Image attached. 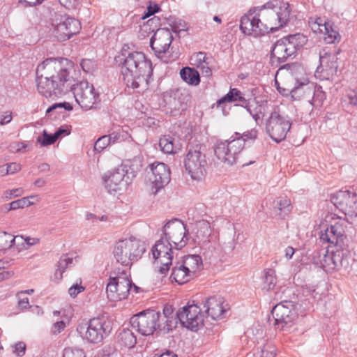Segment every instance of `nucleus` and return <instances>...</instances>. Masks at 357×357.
Wrapping results in <instances>:
<instances>
[{
  "label": "nucleus",
  "instance_id": "obj_1",
  "mask_svg": "<svg viewBox=\"0 0 357 357\" xmlns=\"http://www.w3.org/2000/svg\"><path fill=\"white\" fill-rule=\"evenodd\" d=\"M67 59L50 58L39 64L36 69L38 92L46 98L60 96L73 91L76 102L84 110L97 109L100 105L99 94L87 82L73 84L69 72L63 66Z\"/></svg>",
  "mask_w": 357,
  "mask_h": 357
},
{
  "label": "nucleus",
  "instance_id": "obj_2",
  "mask_svg": "<svg viewBox=\"0 0 357 357\" xmlns=\"http://www.w3.org/2000/svg\"><path fill=\"white\" fill-rule=\"evenodd\" d=\"M290 13L289 3L270 0L261 6L250 9L241 19L240 29L255 37L274 32L287 24Z\"/></svg>",
  "mask_w": 357,
  "mask_h": 357
},
{
  "label": "nucleus",
  "instance_id": "obj_3",
  "mask_svg": "<svg viewBox=\"0 0 357 357\" xmlns=\"http://www.w3.org/2000/svg\"><path fill=\"white\" fill-rule=\"evenodd\" d=\"M188 231L184 223L174 218L168 222L161 229L160 238L152 248V254L157 264L160 266L158 272L166 274L172 264L174 251L184 248L188 242L186 234Z\"/></svg>",
  "mask_w": 357,
  "mask_h": 357
},
{
  "label": "nucleus",
  "instance_id": "obj_4",
  "mask_svg": "<svg viewBox=\"0 0 357 357\" xmlns=\"http://www.w3.org/2000/svg\"><path fill=\"white\" fill-rule=\"evenodd\" d=\"M122 75L128 87L138 92L147 90L152 80V63L141 52L122 53L120 58Z\"/></svg>",
  "mask_w": 357,
  "mask_h": 357
},
{
  "label": "nucleus",
  "instance_id": "obj_5",
  "mask_svg": "<svg viewBox=\"0 0 357 357\" xmlns=\"http://www.w3.org/2000/svg\"><path fill=\"white\" fill-rule=\"evenodd\" d=\"M161 314L153 310H146L133 315L130 320L131 326L142 335H152L155 331L159 334H167L176 328V321L167 319L160 322Z\"/></svg>",
  "mask_w": 357,
  "mask_h": 357
},
{
  "label": "nucleus",
  "instance_id": "obj_6",
  "mask_svg": "<svg viewBox=\"0 0 357 357\" xmlns=\"http://www.w3.org/2000/svg\"><path fill=\"white\" fill-rule=\"evenodd\" d=\"M307 42V38L303 33L289 35L278 40L274 45L271 52L272 65L276 66L285 62L288 59L294 56L297 50L303 47Z\"/></svg>",
  "mask_w": 357,
  "mask_h": 357
},
{
  "label": "nucleus",
  "instance_id": "obj_7",
  "mask_svg": "<svg viewBox=\"0 0 357 357\" xmlns=\"http://www.w3.org/2000/svg\"><path fill=\"white\" fill-rule=\"evenodd\" d=\"M146 251L144 242L130 238L116 243L113 255L117 263L127 267H130L134 262L138 261Z\"/></svg>",
  "mask_w": 357,
  "mask_h": 357
},
{
  "label": "nucleus",
  "instance_id": "obj_8",
  "mask_svg": "<svg viewBox=\"0 0 357 357\" xmlns=\"http://www.w3.org/2000/svg\"><path fill=\"white\" fill-rule=\"evenodd\" d=\"M139 287L128 278L125 271L119 272L116 276H110L107 284V298L111 301H121L128 297L130 293H137Z\"/></svg>",
  "mask_w": 357,
  "mask_h": 357
},
{
  "label": "nucleus",
  "instance_id": "obj_9",
  "mask_svg": "<svg viewBox=\"0 0 357 357\" xmlns=\"http://www.w3.org/2000/svg\"><path fill=\"white\" fill-rule=\"evenodd\" d=\"M303 304L296 303L295 301L282 299L275 305L271 310L272 316L275 320V327L284 331L290 328L298 317V306Z\"/></svg>",
  "mask_w": 357,
  "mask_h": 357
},
{
  "label": "nucleus",
  "instance_id": "obj_10",
  "mask_svg": "<svg viewBox=\"0 0 357 357\" xmlns=\"http://www.w3.org/2000/svg\"><path fill=\"white\" fill-rule=\"evenodd\" d=\"M204 150V146L196 144L189 148L185 155L184 167L193 180L201 181L206 174L207 160Z\"/></svg>",
  "mask_w": 357,
  "mask_h": 357
},
{
  "label": "nucleus",
  "instance_id": "obj_11",
  "mask_svg": "<svg viewBox=\"0 0 357 357\" xmlns=\"http://www.w3.org/2000/svg\"><path fill=\"white\" fill-rule=\"evenodd\" d=\"M245 139L237 137L232 140L218 141L215 145V156L221 162L233 165L245 146Z\"/></svg>",
  "mask_w": 357,
  "mask_h": 357
},
{
  "label": "nucleus",
  "instance_id": "obj_12",
  "mask_svg": "<svg viewBox=\"0 0 357 357\" xmlns=\"http://www.w3.org/2000/svg\"><path fill=\"white\" fill-rule=\"evenodd\" d=\"M291 123L288 116L273 111L266 121V132L275 142L284 140L289 131Z\"/></svg>",
  "mask_w": 357,
  "mask_h": 357
},
{
  "label": "nucleus",
  "instance_id": "obj_13",
  "mask_svg": "<svg viewBox=\"0 0 357 357\" xmlns=\"http://www.w3.org/2000/svg\"><path fill=\"white\" fill-rule=\"evenodd\" d=\"M191 99L190 93L182 89L166 92L163 96L164 107L167 114L177 116L185 111Z\"/></svg>",
  "mask_w": 357,
  "mask_h": 357
},
{
  "label": "nucleus",
  "instance_id": "obj_14",
  "mask_svg": "<svg viewBox=\"0 0 357 357\" xmlns=\"http://www.w3.org/2000/svg\"><path fill=\"white\" fill-rule=\"evenodd\" d=\"M111 328L100 318H93L87 324L79 326L77 331L89 342L98 344L110 333Z\"/></svg>",
  "mask_w": 357,
  "mask_h": 357
},
{
  "label": "nucleus",
  "instance_id": "obj_15",
  "mask_svg": "<svg viewBox=\"0 0 357 357\" xmlns=\"http://www.w3.org/2000/svg\"><path fill=\"white\" fill-rule=\"evenodd\" d=\"M331 202L346 215L357 217V198L349 190H340L331 195Z\"/></svg>",
  "mask_w": 357,
  "mask_h": 357
},
{
  "label": "nucleus",
  "instance_id": "obj_16",
  "mask_svg": "<svg viewBox=\"0 0 357 357\" xmlns=\"http://www.w3.org/2000/svg\"><path fill=\"white\" fill-rule=\"evenodd\" d=\"M173 40L172 32L168 28H160L156 30L150 40V46L155 54L165 62H168L164 57L169 53Z\"/></svg>",
  "mask_w": 357,
  "mask_h": 357
},
{
  "label": "nucleus",
  "instance_id": "obj_17",
  "mask_svg": "<svg viewBox=\"0 0 357 357\" xmlns=\"http://www.w3.org/2000/svg\"><path fill=\"white\" fill-rule=\"evenodd\" d=\"M201 310L198 305L188 304L178 311L177 318L183 326L196 331L204 323V316Z\"/></svg>",
  "mask_w": 357,
  "mask_h": 357
},
{
  "label": "nucleus",
  "instance_id": "obj_18",
  "mask_svg": "<svg viewBox=\"0 0 357 357\" xmlns=\"http://www.w3.org/2000/svg\"><path fill=\"white\" fill-rule=\"evenodd\" d=\"M103 179L105 187L109 193L126 189L131 181L126 166L116 168L108 176H105Z\"/></svg>",
  "mask_w": 357,
  "mask_h": 357
},
{
  "label": "nucleus",
  "instance_id": "obj_19",
  "mask_svg": "<svg viewBox=\"0 0 357 357\" xmlns=\"http://www.w3.org/2000/svg\"><path fill=\"white\" fill-rule=\"evenodd\" d=\"M150 171L147 172L149 181L153 185L156 191L169 183L170 169L163 162H155L149 165Z\"/></svg>",
  "mask_w": 357,
  "mask_h": 357
},
{
  "label": "nucleus",
  "instance_id": "obj_20",
  "mask_svg": "<svg viewBox=\"0 0 357 357\" xmlns=\"http://www.w3.org/2000/svg\"><path fill=\"white\" fill-rule=\"evenodd\" d=\"M79 22L71 17L61 20L54 27V36L60 41H65L79 32Z\"/></svg>",
  "mask_w": 357,
  "mask_h": 357
},
{
  "label": "nucleus",
  "instance_id": "obj_21",
  "mask_svg": "<svg viewBox=\"0 0 357 357\" xmlns=\"http://www.w3.org/2000/svg\"><path fill=\"white\" fill-rule=\"evenodd\" d=\"M320 238L324 242H328L341 248L344 245V229L338 223L331 225L321 233Z\"/></svg>",
  "mask_w": 357,
  "mask_h": 357
},
{
  "label": "nucleus",
  "instance_id": "obj_22",
  "mask_svg": "<svg viewBox=\"0 0 357 357\" xmlns=\"http://www.w3.org/2000/svg\"><path fill=\"white\" fill-rule=\"evenodd\" d=\"M337 56L335 53H329L324 50L320 52V64L317 68V71L321 70L328 76L337 75L338 70Z\"/></svg>",
  "mask_w": 357,
  "mask_h": 357
},
{
  "label": "nucleus",
  "instance_id": "obj_23",
  "mask_svg": "<svg viewBox=\"0 0 357 357\" xmlns=\"http://www.w3.org/2000/svg\"><path fill=\"white\" fill-rule=\"evenodd\" d=\"M222 304V298L216 296L209 297L204 303L205 312L213 319H220L223 317V314L225 312Z\"/></svg>",
  "mask_w": 357,
  "mask_h": 357
},
{
  "label": "nucleus",
  "instance_id": "obj_24",
  "mask_svg": "<svg viewBox=\"0 0 357 357\" xmlns=\"http://www.w3.org/2000/svg\"><path fill=\"white\" fill-rule=\"evenodd\" d=\"M291 96L295 99H302L311 102L314 98L315 87L309 84L301 83L291 91Z\"/></svg>",
  "mask_w": 357,
  "mask_h": 357
},
{
  "label": "nucleus",
  "instance_id": "obj_25",
  "mask_svg": "<svg viewBox=\"0 0 357 357\" xmlns=\"http://www.w3.org/2000/svg\"><path fill=\"white\" fill-rule=\"evenodd\" d=\"M275 214L284 219L291 211L290 199L287 197H278L273 202Z\"/></svg>",
  "mask_w": 357,
  "mask_h": 357
},
{
  "label": "nucleus",
  "instance_id": "obj_26",
  "mask_svg": "<svg viewBox=\"0 0 357 357\" xmlns=\"http://www.w3.org/2000/svg\"><path fill=\"white\" fill-rule=\"evenodd\" d=\"M194 275L191 274L182 264L178 263L172 269L171 278L178 284H184L190 281Z\"/></svg>",
  "mask_w": 357,
  "mask_h": 357
},
{
  "label": "nucleus",
  "instance_id": "obj_27",
  "mask_svg": "<svg viewBox=\"0 0 357 357\" xmlns=\"http://www.w3.org/2000/svg\"><path fill=\"white\" fill-rule=\"evenodd\" d=\"M236 101H240L243 103V105L245 107H248V101L242 96L241 92L236 89H231L229 91L218 100L217 104L218 106L225 103V102H233Z\"/></svg>",
  "mask_w": 357,
  "mask_h": 357
},
{
  "label": "nucleus",
  "instance_id": "obj_28",
  "mask_svg": "<svg viewBox=\"0 0 357 357\" xmlns=\"http://www.w3.org/2000/svg\"><path fill=\"white\" fill-rule=\"evenodd\" d=\"M196 238L199 243L202 241L208 240L211 234L210 222L206 220H198L196 222Z\"/></svg>",
  "mask_w": 357,
  "mask_h": 357
},
{
  "label": "nucleus",
  "instance_id": "obj_29",
  "mask_svg": "<svg viewBox=\"0 0 357 357\" xmlns=\"http://www.w3.org/2000/svg\"><path fill=\"white\" fill-rule=\"evenodd\" d=\"M182 264L183 268H185L192 275H195L196 272L200 270L202 262L200 256L192 255L185 257Z\"/></svg>",
  "mask_w": 357,
  "mask_h": 357
},
{
  "label": "nucleus",
  "instance_id": "obj_30",
  "mask_svg": "<svg viewBox=\"0 0 357 357\" xmlns=\"http://www.w3.org/2000/svg\"><path fill=\"white\" fill-rule=\"evenodd\" d=\"M322 33L325 36L324 40L327 43H334L339 42L340 40V35L337 30V27L331 21H326Z\"/></svg>",
  "mask_w": 357,
  "mask_h": 357
},
{
  "label": "nucleus",
  "instance_id": "obj_31",
  "mask_svg": "<svg viewBox=\"0 0 357 357\" xmlns=\"http://www.w3.org/2000/svg\"><path fill=\"white\" fill-rule=\"evenodd\" d=\"M181 77L188 84L197 86L200 82L199 73L195 68L185 67L180 71Z\"/></svg>",
  "mask_w": 357,
  "mask_h": 357
},
{
  "label": "nucleus",
  "instance_id": "obj_32",
  "mask_svg": "<svg viewBox=\"0 0 357 357\" xmlns=\"http://www.w3.org/2000/svg\"><path fill=\"white\" fill-rule=\"evenodd\" d=\"M119 342L124 347L132 348L137 343V338L133 332L128 328H123L119 334Z\"/></svg>",
  "mask_w": 357,
  "mask_h": 357
},
{
  "label": "nucleus",
  "instance_id": "obj_33",
  "mask_svg": "<svg viewBox=\"0 0 357 357\" xmlns=\"http://www.w3.org/2000/svg\"><path fill=\"white\" fill-rule=\"evenodd\" d=\"M277 283L275 271L273 269L268 268L264 271L263 275V289L270 291L274 289Z\"/></svg>",
  "mask_w": 357,
  "mask_h": 357
},
{
  "label": "nucleus",
  "instance_id": "obj_34",
  "mask_svg": "<svg viewBox=\"0 0 357 357\" xmlns=\"http://www.w3.org/2000/svg\"><path fill=\"white\" fill-rule=\"evenodd\" d=\"M159 146L165 153L173 154L176 153L174 139L169 135H164L160 139Z\"/></svg>",
  "mask_w": 357,
  "mask_h": 357
},
{
  "label": "nucleus",
  "instance_id": "obj_35",
  "mask_svg": "<svg viewBox=\"0 0 357 357\" xmlns=\"http://www.w3.org/2000/svg\"><path fill=\"white\" fill-rule=\"evenodd\" d=\"M342 253V251L337 250L335 252L333 251L331 255L326 257L325 261L330 269H340Z\"/></svg>",
  "mask_w": 357,
  "mask_h": 357
},
{
  "label": "nucleus",
  "instance_id": "obj_36",
  "mask_svg": "<svg viewBox=\"0 0 357 357\" xmlns=\"http://www.w3.org/2000/svg\"><path fill=\"white\" fill-rule=\"evenodd\" d=\"M168 24L171 30L176 33H180L181 31L187 30L185 22L181 20H176L174 18L168 19Z\"/></svg>",
  "mask_w": 357,
  "mask_h": 357
},
{
  "label": "nucleus",
  "instance_id": "obj_37",
  "mask_svg": "<svg viewBox=\"0 0 357 357\" xmlns=\"http://www.w3.org/2000/svg\"><path fill=\"white\" fill-rule=\"evenodd\" d=\"M33 196L31 197H22L21 199H19L17 200L13 201L9 204V208L8 210H16L18 208H23L24 207H28L33 204V202H31L29 199L33 198Z\"/></svg>",
  "mask_w": 357,
  "mask_h": 357
},
{
  "label": "nucleus",
  "instance_id": "obj_38",
  "mask_svg": "<svg viewBox=\"0 0 357 357\" xmlns=\"http://www.w3.org/2000/svg\"><path fill=\"white\" fill-rule=\"evenodd\" d=\"M73 262V258L68 257V255H63L58 263L57 267L59 268V278H63V273L65 272L66 269L70 266Z\"/></svg>",
  "mask_w": 357,
  "mask_h": 357
},
{
  "label": "nucleus",
  "instance_id": "obj_39",
  "mask_svg": "<svg viewBox=\"0 0 357 357\" xmlns=\"http://www.w3.org/2000/svg\"><path fill=\"white\" fill-rule=\"evenodd\" d=\"M56 141L54 134H49L46 130L43 131L40 136L37 138V142L40 143L42 146H47L54 144Z\"/></svg>",
  "mask_w": 357,
  "mask_h": 357
},
{
  "label": "nucleus",
  "instance_id": "obj_40",
  "mask_svg": "<svg viewBox=\"0 0 357 357\" xmlns=\"http://www.w3.org/2000/svg\"><path fill=\"white\" fill-rule=\"evenodd\" d=\"M199 244L202 255L206 258L211 259L215 252V246L208 239L201 241Z\"/></svg>",
  "mask_w": 357,
  "mask_h": 357
},
{
  "label": "nucleus",
  "instance_id": "obj_41",
  "mask_svg": "<svg viewBox=\"0 0 357 357\" xmlns=\"http://www.w3.org/2000/svg\"><path fill=\"white\" fill-rule=\"evenodd\" d=\"M326 20H325L321 17L316 18L315 20L310 18L309 20V25H310L311 29L314 33H322L324 32V24H326Z\"/></svg>",
  "mask_w": 357,
  "mask_h": 357
},
{
  "label": "nucleus",
  "instance_id": "obj_42",
  "mask_svg": "<svg viewBox=\"0 0 357 357\" xmlns=\"http://www.w3.org/2000/svg\"><path fill=\"white\" fill-rule=\"evenodd\" d=\"M11 248V234L5 231H0V250Z\"/></svg>",
  "mask_w": 357,
  "mask_h": 357
},
{
  "label": "nucleus",
  "instance_id": "obj_43",
  "mask_svg": "<svg viewBox=\"0 0 357 357\" xmlns=\"http://www.w3.org/2000/svg\"><path fill=\"white\" fill-rule=\"evenodd\" d=\"M63 357H85V355L81 349L68 347L64 349Z\"/></svg>",
  "mask_w": 357,
  "mask_h": 357
},
{
  "label": "nucleus",
  "instance_id": "obj_44",
  "mask_svg": "<svg viewBox=\"0 0 357 357\" xmlns=\"http://www.w3.org/2000/svg\"><path fill=\"white\" fill-rule=\"evenodd\" d=\"M109 144V138L107 135H104L96 140L94 144V149L95 151L100 152Z\"/></svg>",
  "mask_w": 357,
  "mask_h": 357
},
{
  "label": "nucleus",
  "instance_id": "obj_45",
  "mask_svg": "<svg viewBox=\"0 0 357 357\" xmlns=\"http://www.w3.org/2000/svg\"><path fill=\"white\" fill-rule=\"evenodd\" d=\"M275 349L273 345L266 344L261 349L260 357H275Z\"/></svg>",
  "mask_w": 357,
  "mask_h": 357
},
{
  "label": "nucleus",
  "instance_id": "obj_46",
  "mask_svg": "<svg viewBox=\"0 0 357 357\" xmlns=\"http://www.w3.org/2000/svg\"><path fill=\"white\" fill-rule=\"evenodd\" d=\"M173 313V310L171 306H165L163 309V314H164V317L163 319H162V322H165V321H167V319L170 320V319H174L176 323V326H177V324H178V318H177V315L174 317L173 316H171Z\"/></svg>",
  "mask_w": 357,
  "mask_h": 357
},
{
  "label": "nucleus",
  "instance_id": "obj_47",
  "mask_svg": "<svg viewBox=\"0 0 357 357\" xmlns=\"http://www.w3.org/2000/svg\"><path fill=\"white\" fill-rule=\"evenodd\" d=\"M13 119L12 112L3 111L0 112V125L4 126L9 123Z\"/></svg>",
  "mask_w": 357,
  "mask_h": 357
},
{
  "label": "nucleus",
  "instance_id": "obj_48",
  "mask_svg": "<svg viewBox=\"0 0 357 357\" xmlns=\"http://www.w3.org/2000/svg\"><path fill=\"white\" fill-rule=\"evenodd\" d=\"M57 108H64L66 110L70 111L72 110L73 107L70 105V103L66 102L61 103H55L47 109L46 113L49 114Z\"/></svg>",
  "mask_w": 357,
  "mask_h": 357
},
{
  "label": "nucleus",
  "instance_id": "obj_49",
  "mask_svg": "<svg viewBox=\"0 0 357 357\" xmlns=\"http://www.w3.org/2000/svg\"><path fill=\"white\" fill-rule=\"evenodd\" d=\"M325 98V94L321 91L318 90H315L314 98L310 102L311 105L314 106H319L321 105L323 100Z\"/></svg>",
  "mask_w": 357,
  "mask_h": 357
},
{
  "label": "nucleus",
  "instance_id": "obj_50",
  "mask_svg": "<svg viewBox=\"0 0 357 357\" xmlns=\"http://www.w3.org/2000/svg\"><path fill=\"white\" fill-rule=\"evenodd\" d=\"M351 261H352V259L347 253L342 252L340 259V269L343 268L344 270H347L350 267Z\"/></svg>",
  "mask_w": 357,
  "mask_h": 357
},
{
  "label": "nucleus",
  "instance_id": "obj_51",
  "mask_svg": "<svg viewBox=\"0 0 357 357\" xmlns=\"http://www.w3.org/2000/svg\"><path fill=\"white\" fill-rule=\"evenodd\" d=\"M26 344L23 342H19L13 346V353L18 356H22L25 354Z\"/></svg>",
  "mask_w": 357,
  "mask_h": 357
},
{
  "label": "nucleus",
  "instance_id": "obj_52",
  "mask_svg": "<svg viewBox=\"0 0 357 357\" xmlns=\"http://www.w3.org/2000/svg\"><path fill=\"white\" fill-rule=\"evenodd\" d=\"M84 290V287L80 284H75L70 287L68 289V293L71 297H76L77 295L83 291Z\"/></svg>",
  "mask_w": 357,
  "mask_h": 357
},
{
  "label": "nucleus",
  "instance_id": "obj_53",
  "mask_svg": "<svg viewBox=\"0 0 357 357\" xmlns=\"http://www.w3.org/2000/svg\"><path fill=\"white\" fill-rule=\"evenodd\" d=\"M7 167V173L10 174H15V172H17L21 169V165L20 164H17L16 162H11L6 165Z\"/></svg>",
  "mask_w": 357,
  "mask_h": 357
},
{
  "label": "nucleus",
  "instance_id": "obj_54",
  "mask_svg": "<svg viewBox=\"0 0 357 357\" xmlns=\"http://www.w3.org/2000/svg\"><path fill=\"white\" fill-rule=\"evenodd\" d=\"M80 65L85 72H89L93 68L94 63L90 59H82Z\"/></svg>",
  "mask_w": 357,
  "mask_h": 357
},
{
  "label": "nucleus",
  "instance_id": "obj_55",
  "mask_svg": "<svg viewBox=\"0 0 357 357\" xmlns=\"http://www.w3.org/2000/svg\"><path fill=\"white\" fill-rule=\"evenodd\" d=\"M107 136L109 138V142L110 144L121 142L123 139V136L116 132H113Z\"/></svg>",
  "mask_w": 357,
  "mask_h": 357
},
{
  "label": "nucleus",
  "instance_id": "obj_56",
  "mask_svg": "<svg viewBox=\"0 0 357 357\" xmlns=\"http://www.w3.org/2000/svg\"><path fill=\"white\" fill-rule=\"evenodd\" d=\"M24 243V238L22 236H13L11 235V247L15 245L20 247Z\"/></svg>",
  "mask_w": 357,
  "mask_h": 357
},
{
  "label": "nucleus",
  "instance_id": "obj_57",
  "mask_svg": "<svg viewBox=\"0 0 357 357\" xmlns=\"http://www.w3.org/2000/svg\"><path fill=\"white\" fill-rule=\"evenodd\" d=\"M247 108V110L250 112V114L252 115L253 119H255L256 123L259 126L261 125L263 123V118L261 116L257 114V113L252 112V110L250 109L249 106V103L248 104V107H245Z\"/></svg>",
  "mask_w": 357,
  "mask_h": 357
},
{
  "label": "nucleus",
  "instance_id": "obj_58",
  "mask_svg": "<svg viewBox=\"0 0 357 357\" xmlns=\"http://www.w3.org/2000/svg\"><path fill=\"white\" fill-rule=\"evenodd\" d=\"M159 10V6L157 4H154L153 6L149 5L147 7V12L144 14V18L148 17L151 15H154Z\"/></svg>",
  "mask_w": 357,
  "mask_h": 357
},
{
  "label": "nucleus",
  "instance_id": "obj_59",
  "mask_svg": "<svg viewBox=\"0 0 357 357\" xmlns=\"http://www.w3.org/2000/svg\"><path fill=\"white\" fill-rule=\"evenodd\" d=\"M70 133V130L61 127L54 132V135L57 140L60 137L68 135Z\"/></svg>",
  "mask_w": 357,
  "mask_h": 357
},
{
  "label": "nucleus",
  "instance_id": "obj_60",
  "mask_svg": "<svg viewBox=\"0 0 357 357\" xmlns=\"http://www.w3.org/2000/svg\"><path fill=\"white\" fill-rule=\"evenodd\" d=\"M65 326H66V324L63 321H56V323L54 324V326H53V328H54L53 333H61V331L64 329Z\"/></svg>",
  "mask_w": 357,
  "mask_h": 357
},
{
  "label": "nucleus",
  "instance_id": "obj_61",
  "mask_svg": "<svg viewBox=\"0 0 357 357\" xmlns=\"http://www.w3.org/2000/svg\"><path fill=\"white\" fill-rule=\"evenodd\" d=\"M20 3H24L25 7L26 6H36L37 5H40L44 0H19Z\"/></svg>",
  "mask_w": 357,
  "mask_h": 357
},
{
  "label": "nucleus",
  "instance_id": "obj_62",
  "mask_svg": "<svg viewBox=\"0 0 357 357\" xmlns=\"http://www.w3.org/2000/svg\"><path fill=\"white\" fill-rule=\"evenodd\" d=\"M197 66L199 67L200 65H203L206 63V56L204 52H199L197 54Z\"/></svg>",
  "mask_w": 357,
  "mask_h": 357
},
{
  "label": "nucleus",
  "instance_id": "obj_63",
  "mask_svg": "<svg viewBox=\"0 0 357 357\" xmlns=\"http://www.w3.org/2000/svg\"><path fill=\"white\" fill-rule=\"evenodd\" d=\"M252 112L257 113L262 117H264L266 113V107L264 105H259L252 110Z\"/></svg>",
  "mask_w": 357,
  "mask_h": 357
},
{
  "label": "nucleus",
  "instance_id": "obj_64",
  "mask_svg": "<svg viewBox=\"0 0 357 357\" xmlns=\"http://www.w3.org/2000/svg\"><path fill=\"white\" fill-rule=\"evenodd\" d=\"M348 98L349 99V102L351 105H357V91H351L348 94Z\"/></svg>",
  "mask_w": 357,
  "mask_h": 357
}]
</instances>
